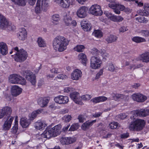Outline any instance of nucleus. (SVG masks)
<instances>
[{"mask_svg": "<svg viewBox=\"0 0 149 149\" xmlns=\"http://www.w3.org/2000/svg\"><path fill=\"white\" fill-rule=\"evenodd\" d=\"M69 41L63 36H59L56 37L53 42V45L54 48L59 52L65 50L67 46L68 45Z\"/></svg>", "mask_w": 149, "mask_h": 149, "instance_id": "nucleus-1", "label": "nucleus"}, {"mask_svg": "<svg viewBox=\"0 0 149 149\" xmlns=\"http://www.w3.org/2000/svg\"><path fill=\"white\" fill-rule=\"evenodd\" d=\"M13 50L16 51L14 57L15 60L16 61L22 63L26 59L28 54L26 51L23 49L19 50L17 47H15Z\"/></svg>", "mask_w": 149, "mask_h": 149, "instance_id": "nucleus-2", "label": "nucleus"}, {"mask_svg": "<svg viewBox=\"0 0 149 149\" xmlns=\"http://www.w3.org/2000/svg\"><path fill=\"white\" fill-rule=\"evenodd\" d=\"M145 124L144 120L140 119H137L131 123L129 128L131 130L139 132L143 129Z\"/></svg>", "mask_w": 149, "mask_h": 149, "instance_id": "nucleus-3", "label": "nucleus"}, {"mask_svg": "<svg viewBox=\"0 0 149 149\" xmlns=\"http://www.w3.org/2000/svg\"><path fill=\"white\" fill-rule=\"evenodd\" d=\"M10 83L13 84H20L22 85L26 84V80L24 79L19 75L13 74L9 77Z\"/></svg>", "mask_w": 149, "mask_h": 149, "instance_id": "nucleus-4", "label": "nucleus"}, {"mask_svg": "<svg viewBox=\"0 0 149 149\" xmlns=\"http://www.w3.org/2000/svg\"><path fill=\"white\" fill-rule=\"evenodd\" d=\"M49 6L48 0H37L35 12L37 13H40L42 9L45 10Z\"/></svg>", "mask_w": 149, "mask_h": 149, "instance_id": "nucleus-5", "label": "nucleus"}, {"mask_svg": "<svg viewBox=\"0 0 149 149\" xmlns=\"http://www.w3.org/2000/svg\"><path fill=\"white\" fill-rule=\"evenodd\" d=\"M90 14L95 16H101L103 12L100 5L95 4L92 5L90 8L89 11Z\"/></svg>", "mask_w": 149, "mask_h": 149, "instance_id": "nucleus-6", "label": "nucleus"}, {"mask_svg": "<svg viewBox=\"0 0 149 149\" xmlns=\"http://www.w3.org/2000/svg\"><path fill=\"white\" fill-rule=\"evenodd\" d=\"M102 63L101 60L97 56H93L91 59V67L95 69H98L101 65Z\"/></svg>", "mask_w": 149, "mask_h": 149, "instance_id": "nucleus-7", "label": "nucleus"}, {"mask_svg": "<svg viewBox=\"0 0 149 149\" xmlns=\"http://www.w3.org/2000/svg\"><path fill=\"white\" fill-rule=\"evenodd\" d=\"M108 6L113 10L114 12L116 14H119L120 11H123L124 9L125 6L123 5L116 3H109Z\"/></svg>", "mask_w": 149, "mask_h": 149, "instance_id": "nucleus-8", "label": "nucleus"}, {"mask_svg": "<svg viewBox=\"0 0 149 149\" xmlns=\"http://www.w3.org/2000/svg\"><path fill=\"white\" fill-rule=\"evenodd\" d=\"M54 2L61 7L65 8H69L72 4V2L70 0H54Z\"/></svg>", "mask_w": 149, "mask_h": 149, "instance_id": "nucleus-9", "label": "nucleus"}, {"mask_svg": "<svg viewBox=\"0 0 149 149\" xmlns=\"http://www.w3.org/2000/svg\"><path fill=\"white\" fill-rule=\"evenodd\" d=\"M70 96L76 104L81 105L83 104V103L81 101V97L78 92H74L70 94Z\"/></svg>", "mask_w": 149, "mask_h": 149, "instance_id": "nucleus-10", "label": "nucleus"}, {"mask_svg": "<svg viewBox=\"0 0 149 149\" xmlns=\"http://www.w3.org/2000/svg\"><path fill=\"white\" fill-rule=\"evenodd\" d=\"M52 137H53V136L50 129L47 128L41 135L40 137L38 138V139L43 142L45 140L43 139L46 138L49 139Z\"/></svg>", "mask_w": 149, "mask_h": 149, "instance_id": "nucleus-11", "label": "nucleus"}, {"mask_svg": "<svg viewBox=\"0 0 149 149\" xmlns=\"http://www.w3.org/2000/svg\"><path fill=\"white\" fill-rule=\"evenodd\" d=\"M131 113L137 116L144 117L149 115V110L147 109H141L140 110L132 111Z\"/></svg>", "mask_w": 149, "mask_h": 149, "instance_id": "nucleus-12", "label": "nucleus"}, {"mask_svg": "<svg viewBox=\"0 0 149 149\" xmlns=\"http://www.w3.org/2000/svg\"><path fill=\"white\" fill-rule=\"evenodd\" d=\"M133 99L138 102H143L146 100L147 97L145 95L139 93H136L132 95Z\"/></svg>", "mask_w": 149, "mask_h": 149, "instance_id": "nucleus-13", "label": "nucleus"}, {"mask_svg": "<svg viewBox=\"0 0 149 149\" xmlns=\"http://www.w3.org/2000/svg\"><path fill=\"white\" fill-rule=\"evenodd\" d=\"M55 102L59 104H65L69 101L68 97L67 96L59 95L54 98Z\"/></svg>", "mask_w": 149, "mask_h": 149, "instance_id": "nucleus-14", "label": "nucleus"}, {"mask_svg": "<svg viewBox=\"0 0 149 149\" xmlns=\"http://www.w3.org/2000/svg\"><path fill=\"white\" fill-rule=\"evenodd\" d=\"M87 8L85 6L80 7L77 10V14L78 17L84 18L87 16Z\"/></svg>", "mask_w": 149, "mask_h": 149, "instance_id": "nucleus-15", "label": "nucleus"}, {"mask_svg": "<svg viewBox=\"0 0 149 149\" xmlns=\"http://www.w3.org/2000/svg\"><path fill=\"white\" fill-rule=\"evenodd\" d=\"M81 71L79 69L74 70L71 73V79L73 80H78L81 78L82 76Z\"/></svg>", "mask_w": 149, "mask_h": 149, "instance_id": "nucleus-16", "label": "nucleus"}, {"mask_svg": "<svg viewBox=\"0 0 149 149\" xmlns=\"http://www.w3.org/2000/svg\"><path fill=\"white\" fill-rule=\"evenodd\" d=\"M91 53L93 55L97 56L100 54L103 58L107 57L109 56V54L106 52L105 50L104 49H101L99 51L97 49L93 48Z\"/></svg>", "mask_w": 149, "mask_h": 149, "instance_id": "nucleus-17", "label": "nucleus"}, {"mask_svg": "<svg viewBox=\"0 0 149 149\" xmlns=\"http://www.w3.org/2000/svg\"><path fill=\"white\" fill-rule=\"evenodd\" d=\"M26 73H27L26 76V79L33 85H35L36 83V80L34 74L30 71H27Z\"/></svg>", "mask_w": 149, "mask_h": 149, "instance_id": "nucleus-18", "label": "nucleus"}, {"mask_svg": "<svg viewBox=\"0 0 149 149\" xmlns=\"http://www.w3.org/2000/svg\"><path fill=\"white\" fill-rule=\"evenodd\" d=\"M49 101L48 97H41L39 98L37 100L38 103L40 107H44L47 106Z\"/></svg>", "mask_w": 149, "mask_h": 149, "instance_id": "nucleus-19", "label": "nucleus"}, {"mask_svg": "<svg viewBox=\"0 0 149 149\" xmlns=\"http://www.w3.org/2000/svg\"><path fill=\"white\" fill-rule=\"evenodd\" d=\"M12 109L9 107H5L0 110V113L3 117L5 115L7 116V118H10L12 113Z\"/></svg>", "mask_w": 149, "mask_h": 149, "instance_id": "nucleus-20", "label": "nucleus"}, {"mask_svg": "<svg viewBox=\"0 0 149 149\" xmlns=\"http://www.w3.org/2000/svg\"><path fill=\"white\" fill-rule=\"evenodd\" d=\"M13 119V117L12 116L10 118H7L3 125V130H9L11 127Z\"/></svg>", "mask_w": 149, "mask_h": 149, "instance_id": "nucleus-21", "label": "nucleus"}, {"mask_svg": "<svg viewBox=\"0 0 149 149\" xmlns=\"http://www.w3.org/2000/svg\"><path fill=\"white\" fill-rule=\"evenodd\" d=\"M61 125H57L51 128H50L52 132L53 137L56 136L61 133Z\"/></svg>", "mask_w": 149, "mask_h": 149, "instance_id": "nucleus-22", "label": "nucleus"}, {"mask_svg": "<svg viewBox=\"0 0 149 149\" xmlns=\"http://www.w3.org/2000/svg\"><path fill=\"white\" fill-rule=\"evenodd\" d=\"M75 140L71 137H62L61 139L60 142L63 145H68L73 143Z\"/></svg>", "mask_w": 149, "mask_h": 149, "instance_id": "nucleus-23", "label": "nucleus"}, {"mask_svg": "<svg viewBox=\"0 0 149 149\" xmlns=\"http://www.w3.org/2000/svg\"><path fill=\"white\" fill-rule=\"evenodd\" d=\"M139 59L143 62L149 63V52H145L140 55Z\"/></svg>", "mask_w": 149, "mask_h": 149, "instance_id": "nucleus-24", "label": "nucleus"}, {"mask_svg": "<svg viewBox=\"0 0 149 149\" xmlns=\"http://www.w3.org/2000/svg\"><path fill=\"white\" fill-rule=\"evenodd\" d=\"M27 32L24 28L20 30L17 34V36L18 38L21 40H24L27 37Z\"/></svg>", "mask_w": 149, "mask_h": 149, "instance_id": "nucleus-25", "label": "nucleus"}, {"mask_svg": "<svg viewBox=\"0 0 149 149\" xmlns=\"http://www.w3.org/2000/svg\"><path fill=\"white\" fill-rule=\"evenodd\" d=\"M22 89L17 86H13L11 89L12 94L14 96L19 95L22 92Z\"/></svg>", "mask_w": 149, "mask_h": 149, "instance_id": "nucleus-26", "label": "nucleus"}, {"mask_svg": "<svg viewBox=\"0 0 149 149\" xmlns=\"http://www.w3.org/2000/svg\"><path fill=\"white\" fill-rule=\"evenodd\" d=\"M81 25L82 28L85 31H88L91 29V25L88 21H83L81 22Z\"/></svg>", "mask_w": 149, "mask_h": 149, "instance_id": "nucleus-27", "label": "nucleus"}, {"mask_svg": "<svg viewBox=\"0 0 149 149\" xmlns=\"http://www.w3.org/2000/svg\"><path fill=\"white\" fill-rule=\"evenodd\" d=\"M96 120H94L91 121H87L84 123L81 126L82 129L84 130H86L87 129H88L93 124L96 122Z\"/></svg>", "mask_w": 149, "mask_h": 149, "instance_id": "nucleus-28", "label": "nucleus"}, {"mask_svg": "<svg viewBox=\"0 0 149 149\" xmlns=\"http://www.w3.org/2000/svg\"><path fill=\"white\" fill-rule=\"evenodd\" d=\"M0 51L3 55L7 54L8 47L6 43L3 42H0Z\"/></svg>", "mask_w": 149, "mask_h": 149, "instance_id": "nucleus-29", "label": "nucleus"}, {"mask_svg": "<svg viewBox=\"0 0 149 149\" xmlns=\"http://www.w3.org/2000/svg\"><path fill=\"white\" fill-rule=\"evenodd\" d=\"M20 123L23 127L26 128L29 126L31 122L29 119H27L26 118L24 117L21 118Z\"/></svg>", "mask_w": 149, "mask_h": 149, "instance_id": "nucleus-30", "label": "nucleus"}, {"mask_svg": "<svg viewBox=\"0 0 149 149\" xmlns=\"http://www.w3.org/2000/svg\"><path fill=\"white\" fill-rule=\"evenodd\" d=\"M47 126L45 123L41 121H38L35 123L34 126L35 128L38 130H43Z\"/></svg>", "mask_w": 149, "mask_h": 149, "instance_id": "nucleus-31", "label": "nucleus"}, {"mask_svg": "<svg viewBox=\"0 0 149 149\" xmlns=\"http://www.w3.org/2000/svg\"><path fill=\"white\" fill-rule=\"evenodd\" d=\"M7 21L4 16L0 14V29L4 28L7 24Z\"/></svg>", "mask_w": 149, "mask_h": 149, "instance_id": "nucleus-32", "label": "nucleus"}, {"mask_svg": "<svg viewBox=\"0 0 149 149\" xmlns=\"http://www.w3.org/2000/svg\"><path fill=\"white\" fill-rule=\"evenodd\" d=\"M118 39V37L113 35H111L107 37L106 39V41L109 43H111L116 41Z\"/></svg>", "mask_w": 149, "mask_h": 149, "instance_id": "nucleus-33", "label": "nucleus"}, {"mask_svg": "<svg viewBox=\"0 0 149 149\" xmlns=\"http://www.w3.org/2000/svg\"><path fill=\"white\" fill-rule=\"evenodd\" d=\"M69 12L66 14L64 19L65 24L67 26H70L71 25L72 18L69 15Z\"/></svg>", "mask_w": 149, "mask_h": 149, "instance_id": "nucleus-34", "label": "nucleus"}, {"mask_svg": "<svg viewBox=\"0 0 149 149\" xmlns=\"http://www.w3.org/2000/svg\"><path fill=\"white\" fill-rule=\"evenodd\" d=\"M41 113V111L39 110L33 111L31 114L29 115V119L30 120H33L37 116Z\"/></svg>", "mask_w": 149, "mask_h": 149, "instance_id": "nucleus-35", "label": "nucleus"}, {"mask_svg": "<svg viewBox=\"0 0 149 149\" xmlns=\"http://www.w3.org/2000/svg\"><path fill=\"white\" fill-rule=\"evenodd\" d=\"M79 60H81V63L84 65H86V62L87 61V58L86 55L84 53H81L78 55Z\"/></svg>", "mask_w": 149, "mask_h": 149, "instance_id": "nucleus-36", "label": "nucleus"}, {"mask_svg": "<svg viewBox=\"0 0 149 149\" xmlns=\"http://www.w3.org/2000/svg\"><path fill=\"white\" fill-rule=\"evenodd\" d=\"M105 68L106 70L111 72H113L116 70V67L112 63H107Z\"/></svg>", "mask_w": 149, "mask_h": 149, "instance_id": "nucleus-37", "label": "nucleus"}, {"mask_svg": "<svg viewBox=\"0 0 149 149\" xmlns=\"http://www.w3.org/2000/svg\"><path fill=\"white\" fill-rule=\"evenodd\" d=\"M113 98L115 100H123L126 101V97L122 94H115L113 96Z\"/></svg>", "mask_w": 149, "mask_h": 149, "instance_id": "nucleus-38", "label": "nucleus"}, {"mask_svg": "<svg viewBox=\"0 0 149 149\" xmlns=\"http://www.w3.org/2000/svg\"><path fill=\"white\" fill-rule=\"evenodd\" d=\"M132 40L136 43L144 42L146 41V40L144 38L138 36H136L133 38Z\"/></svg>", "mask_w": 149, "mask_h": 149, "instance_id": "nucleus-39", "label": "nucleus"}, {"mask_svg": "<svg viewBox=\"0 0 149 149\" xmlns=\"http://www.w3.org/2000/svg\"><path fill=\"white\" fill-rule=\"evenodd\" d=\"M4 28L2 29H7L9 31H14L16 29L15 26L14 25H12L8 21H7V24L6 25Z\"/></svg>", "mask_w": 149, "mask_h": 149, "instance_id": "nucleus-40", "label": "nucleus"}, {"mask_svg": "<svg viewBox=\"0 0 149 149\" xmlns=\"http://www.w3.org/2000/svg\"><path fill=\"white\" fill-rule=\"evenodd\" d=\"M37 42L38 46L40 47H44L46 46L45 42L41 37L38 38Z\"/></svg>", "mask_w": 149, "mask_h": 149, "instance_id": "nucleus-41", "label": "nucleus"}, {"mask_svg": "<svg viewBox=\"0 0 149 149\" xmlns=\"http://www.w3.org/2000/svg\"><path fill=\"white\" fill-rule=\"evenodd\" d=\"M137 13L138 14L142 16H147L148 15L149 13L148 12L145 10H139L137 11Z\"/></svg>", "mask_w": 149, "mask_h": 149, "instance_id": "nucleus-42", "label": "nucleus"}, {"mask_svg": "<svg viewBox=\"0 0 149 149\" xmlns=\"http://www.w3.org/2000/svg\"><path fill=\"white\" fill-rule=\"evenodd\" d=\"M84 49L85 47L84 46L82 45H77L74 48V49L77 52H83Z\"/></svg>", "mask_w": 149, "mask_h": 149, "instance_id": "nucleus-43", "label": "nucleus"}, {"mask_svg": "<svg viewBox=\"0 0 149 149\" xmlns=\"http://www.w3.org/2000/svg\"><path fill=\"white\" fill-rule=\"evenodd\" d=\"M15 4L19 5L24 6L26 5L25 0H11Z\"/></svg>", "mask_w": 149, "mask_h": 149, "instance_id": "nucleus-44", "label": "nucleus"}, {"mask_svg": "<svg viewBox=\"0 0 149 149\" xmlns=\"http://www.w3.org/2000/svg\"><path fill=\"white\" fill-rule=\"evenodd\" d=\"M15 4L19 5L24 6L26 5L25 0H11Z\"/></svg>", "mask_w": 149, "mask_h": 149, "instance_id": "nucleus-45", "label": "nucleus"}, {"mask_svg": "<svg viewBox=\"0 0 149 149\" xmlns=\"http://www.w3.org/2000/svg\"><path fill=\"white\" fill-rule=\"evenodd\" d=\"M79 125L78 123H74L72 125L69 129V131H74L79 128Z\"/></svg>", "mask_w": 149, "mask_h": 149, "instance_id": "nucleus-46", "label": "nucleus"}, {"mask_svg": "<svg viewBox=\"0 0 149 149\" xmlns=\"http://www.w3.org/2000/svg\"><path fill=\"white\" fill-rule=\"evenodd\" d=\"M95 37L100 38L102 36V32L100 30H95L93 33Z\"/></svg>", "mask_w": 149, "mask_h": 149, "instance_id": "nucleus-47", "label": "nucleus"}, {"mask_svg": "<svg viewBox=\"0 0 149 149\" xmlns=\"http://www.w3.org/2000/svg\"><path fill=\"white\" fill-rule=\"evenodd\" d=\"M143 65L142 64H139L137 65L133 64L130 66V69H133L134 70L142 67Z\"/></svg>", "mask_w": 149, "mask_h": 149, "instance_id": "nucleus-48", "label": "nucleus"}, {"mask_svg": "<svg viewBox=\"0 0 149 149\" xmlns=\"http://www.w3.org/2000/svg\"><path fill=\"white\" fill-rule=\"evenodd\" d=\"M86 117L85 115L80 114L78 116L77 119L79 120V122L83 123L86 120Z\"/></svg>", "mask_w": 149, "mask_h": 149, "instance_id": "nucleus-49", "label": "nucleus"}, {"mask_svg": "<svg viewBox=\"0 0 149 149\" xmlns=\"http://www.w3.org/2000/svg\"><path fill=\"white\" fill-rule=\"evenodd\" d=\"M50 71L51 72L58 74L62 72V70L60 68H55L51 70Z\"/></svg>", "mask_w": 149, "mask_h": 149, "instance_id": "nucleus-50", "label": "nucleus"}, {"mask_svg": "<svg viewBox=\"0 0 149 149\" xmlns=\"http://www.w3.org/2000/svg\"><path fill=\"white\" fill-rule=\"evenodd\" d=\"M72 117L70 115H67L64 116L62 118L63 120L66 122H69L71 120Z\"/></svg>", "mask_w": 149, "mask_h": 149, "instance_id": "nucleus-51", "label": "nucleus"}, {"mask_svg": "<svg viewBox=\"0 0 149 149\" xmlns=\"http://www.w3.org/2000/svg\"><path fill=\"white\" fill-rule=\"evenodd\" d=\"M136 19L139 22L141 23H146L147 22L146 19L143 16L137 18Z\"/></svg>", "mask_w": 149, "mask_h": 149, "instance_id": "nucleus-52", "label": "nucleus"}, {"mask_svg": "<svg viewBox=\"0 0 149 149\" xmlns=\"http://www.w3.org/2000/svg\"><path fill=\"white\" fill-rule=\"evenodd\" d=\"M52 20L54 21L58 22L59 21L60 19L59 15L58 14H55L53 15L52 17Z\"/></svg>", "mask_w": 149, "mask_h": 149, "instance_id": "nucleus-53", "label": "nucleus"}, {"mask_svg": "<svg viewBox=\"0 0 149 149\" xmlns=\"http://www.w3.org/2000/svg\"><path fill=\"white\" fill-rule=\"evenodd\" d=\"M118 126V123L117 122H113L109 124V126L111 129H116Z\"/></svg>", "mask_w": 149, "mask_h": 149, "instance_id": "nucleus-54", "label": "nucleus"}, {"mask_svg": "<svg viewBox=\"0 0 149 149\" xmlns=\"http://www.w3.org/2000/svg\"><path fill=\"white\" fill-rule=\"evenodd\" d=\"M91 96L89 95L86 94L84 95H83L81 96V99L84 100H89L91 99Z\"/></svg>", "mask_w": 149, "mask_h": 149, "instance_id": "nucleus-55", "label": "nucleus"}, {"mask_svg": "<svg viewBox=\"0 0 149 149\" xmlns=\"http://www.w3.org/2000/svg\"><path fill=\"white\" fill-rule=\"evenodd\" d=\"M67 78V76L63 74H61L58 75L56 78L58 79H65Z\"/></svg>", "mask_w": 149, "mask_h": 149, "instance_id": "nucleus-56", "label": "nucleus"}, {"mask_svg": "<svg viewBox=\"0 0 149 149\" xmlns=\"http://www.w3.org/2000/svg\"><path fill=\"white\" fill-rule=\"evenodd\" d=\"M140 32L143 36L145 37H147L149 35V32L147 30H142Z\"/></svg>", "mask_w": 149, "mask_h": 149, "instance_id": "nucleus-57", "label": "nucleus"}, {"mask_svg": "<svg viewBox=\"0 0 149 149\" xmlns=\"http://www.w3.org/2000/svg\"><path fill=\"white\" fill-rule=\"evenodd\" d=\"M91 101L93 102L94 104L99 103L100 102L99 97L92 98L91 100Z\"/></svg>", "mask_w": 149, "mask_h": 149, "instance_id": "nucleus-58", "label": "nucleus"}, {"mask_svg": "<svg viewBox=\"0 0 149 149\" xmlns=\"http://www.w3.org/2000/svg\"><path fill=\"white\" fill-rule=\"evenodd\" d=\"M128 29L127 27L125 26L121 27L119 29V31L120 32L123 33L126 31H127Z\"/></svg>", "mask_w": 149, "mask_h": 149, "instance_id": "nucleus-59", "label": "nucleus"}, {"mask_svg": "<svg viewBox=\"0 0 149 149\" xmlns=\"http://www.w3.org/2000/svg\"><path fill=\"white\" fill-rule=\"evenodd\" d=\"M127 115L125 113H122L120 114L118 116V117L121 119H124L127 117Z\"/></svg>", "mask_w": 149, "mask_h": 149, "instance_id": "nucleus-60", "label": "nucleus"}, {"mask_svg": "<svg viewBox=\"0 0 149 149\" xmlns=\"http://www.w3.org/2000/svg\"><path fill=\"white\" fill-rule=\"evenodd\" d=\"M18 129V125L16 124L14 125V126L12 128L13 132L14 134L16 133L17 132Z\"/></svg>", "mask_w": 149, "mask_h": 149, "instance_id": "nucleus-61", "label": "nucleus"}, {"mask_svg": "<svg viewBox=\"0 0 149 149\" xmlns=\"http://www.w3.org/2000/svg\"><path fill=\"white\" fill-rule=\"evenodd\" d=\"M103 70H101L97 74L95 77L96 79H99L101 75H102L103 74Z\"/></svg>", "mask_w": 149, "mask_h": 149, "instance_id": "nucleus-62", "label": "nucleus"}, {"mask_svg": "<svg viewBox=\"0 0 149 149\" xmlns=\"http://www.w3.org/2000/svg\"><path fill=\"white\" fill-rule=\"evenodd\" d=\"M100 102H103L107 100L108 98L105 96H99Z\"/></svg>", "mask_w": 149, "mask_h": 149, "instance_id": "nucleus-63", "label": "nucleus"}, {"mask_svg": "<svg viewBox=\"0 0 149 149\" xmlns=\"http://www.w3.org/2000/svg\"><path fill=\"white\" fill-rule=\"evenodd\" d=\"M143 8L144 9L147 10L148 11H149V3H145L143 6Z\"/></svg>", "mask_w": 149, "mask_h": 149, "instance_id": "nucleus-64", "label": "nucleus"}]
</instances>
